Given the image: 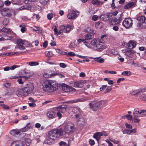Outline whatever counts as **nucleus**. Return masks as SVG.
Listing matches in <instances>:
<instances>
[{"label":"nucleus","instance_id":"nucleus-42","mask_svg":"<svg viewBox=\"0 0 146 146\" xmlns=\"http://www.w3.org/2000/svg\"><path fill=\"white\" fill-rule=\"evenodd\" d=\"M139 98L142 100L146 101V94H142L139 96Z\"/></svg>","mask_w":146,"mask_h":146},{"label":"nucleus","instance_id":"nucleus-31","mask_svg":"<svg viewBox=\"0 0 146 146\" xmlns=\"http://www.w3.org/2000/svg\"><path fill=\"white\" fill-rule=\"evenodd\" d=\"M95 61L100 63H103L104 62V60L101 57L95 58H94Z\"/></svg>","mask_w":146,"mask_h":146},{"label":"nucleus","instance_id":"nucleus-12","mask_svg":"<svg viewBox=\"0 0 146 146\" xmlns=\"http://www.w3.org/2000/svg\"><path fill=\"white\" fill-rule=\"evenodd\" d=\"M48 137L44 141V143L45 144L50 145L53 144L54 142V140L55 139L50 134V133L48 132Z\"/></svg>","mask_w":146,"mask_h":146},{"label":"nucleus","instance_id":"nucleus-20","mask_svg":"<svg viewBox=\"0 0 146 146\" xmlns=\"http://www.w3.org/2000/svg\"><path fill=\"white\" fill-rule=\"evenodd\" d=\"M24 143L21 141H17L13 142L11 144V146H25Z\"/></svg>","mask_w":146,"mask_h":146},{"label":"nucleus","instance_id":"nucleus-56","mask_svg":"<svg viewBox=\"0 0 146 146\" xmlns=\"http://www.w3.org/2000/svg\"><path fill=\"white\" fill-rule=\"evenodd\" d=\"M68 56H75V54L73 52H70L68 53Z\"/></svg>","mask_w":146,"mask_h":146},{"label":"nucleus","instance_id":"nucleus-51","mask_svg":"<svg viewBox=\"0 0 146 146\" xmlns=\"http://www.w3.org/2000/svg\"><path fill=\"white\" fill-rule=\"evenodd\" d=\"M104 73L107 74L110 73L111 74H116V72L115 71H110L108 70H105L104 71Z\"/></svg>","mask_w":146,"mask_h":146},{"label":"nucleus","instance_id":"nucleus-28","mask_svg":"<svg viewBox=\"0 0 146 146\" xmlns=\"http://www.w3.org/2000/svg\"><path fill=\"white\" fill-rule=\"evenodd\" d=\"M102 135V133L101 132H98L94 134L93 137L97 141H98L100 138L101 136Z\"/></svg>","mask_w":146,"mask_h":146},{"label":"nucleus","instance_id":"nucleus-21","mask_svg":"<svg viewBox=\"0 0 146 146\" xmlns=\"http://www.w3.org/2000/svg\"><path fill=\"white\" fill-rule=\"evenodd\" d=\"M86 99L83 98L75 99L74 100H71L68 101L67 102L69 103H74L78 102H83L85 101Z\"/></svg>","mask_w":146,"mask_h":146},{"label":"nucleus","instance_id":"nucleus-46","mask_svg":"<svg viewBox=\"0 0 146 146\" xmlns=\"http://www.w3.org/2000/svg\"><path fill=\"white\" fill-rule=\"evenodd\" d=\"M49 0H40V3L42 5H46Z\"/></svg>","mask_w":146,"mask_h":146},{"label":"nucleus","instance_id":"nucleus-15","mask_svg":"<svg viewBox=\"0 0 146 146\" xmlns=\"http://www.w3.org/2000/svg\"><path fill=\"white\" fill-rule=\"evenodd\" d=\"M146 92V89L141 88L137 90L131 91L130 94L132 95H135L140 93H143Z\"/></svg>","mask_w":146,"mask_h":146},{"label":"nucleus","instance_id":"nucleus-33","mask_svg":"<svg viewBox=\"0 0 146 146\" xmlns=\"http://www.w3.org/2000/svg\"><path fill=\"white\" fill-rule=\"evenodd\" d=\"M9 9L7 8H4L2 9L1 11V13L2 15L4 16H7Z\"/></svg>","mask_w":146,"mask_h":146},{"label":"nucleus","instance_id":"nucleus-45","mask_svg":"<svg viewBox=\"0 0 146 146\" xmlns=\"http://www.w3.org/2000/svg\"><path fill=\"white\" fill-rule=\"evenodd\" d=\"M92 3L93 5H98L100 4V2L98 0H93L92 1Z\"/></svg>","mask_w":146,"mask_h":146},{"label":"nucleus","instance_id":"nucleus-49","mask_svg":"<svg viewBox=\"0 0 146 146\" xmlns=\"http://www.w3.org/2000/svg\"><path fill=\"white\" fill-rule=\"evenodd\" d=\"M131 74V72L130 71H124L122 72V74L124 76H128L130 75Z\"/></svg>","mask_w":146,"mask_h":146},{"label":"nucleus","instance_id":"nucleus-27","mask_svg":"<svg viewBox=\"0 0 146 146\" xmlns=\"http://www.w3.org/2000/svg\"><path fill=\"white\" fill-rule=\"evenodd\" d=\"M137 20L140 23H145L146 18L144 16H140L137 18Z\"/></svg>","mask_w":146,"mask_h":146},{"label":"nucleus","instance_id":"nucleus-8","mask_svg":"<svg viewBox=\"0 0 146 146\" xmlns=\"http://www.w3.org/2000/svg\"><path fill=\"white\" fill-rule=\"evenodd\" d=\"M17 45L16 48L21 50L25 49V47L28 46L29 43L26 41L21 39H18L16 42Z\"/></svg>","mask_w":146,"mask_h":146},{"label":"nucleus","instance_id":"nucleus-59","mask_svg":"<svg viewBox=\"0 0 146 146\" xmlns=\"http://www.w3.org/2000/svg\"><path fill=\"white\" fill-rule=\"evenodd\" d=\"M125 54L127 56H130L131 55V52L129 50L125 52Z\"/></svg>","mask_w":146,"mask_h":146},{"label":"nucleus","instance_id":"nucleus-11","mask_svg":"<svg viewBox=\"0 0 146 146\" xmlns=\"http://www.w3.org/2000/svg\"><path fill=\"white\" fill-rule=\"evenodd\" d=\"M79 14V12L78 11H72L68 14L67 17L70 19H74L78 17Z\"/></svg>","mask_w":146,"mask_h":146},{"label":"nucleus","instance_id":"nucleus-34","mask_svg":"<svg viewBox=\"0 0 146 146\" xmlns=\"http://www.w3.org/2000/svg\"><path fill=\"white\" fill-rule=\"evenodd\" d=\"M88 42L85 41V40L84 39H79L77 40L78 44H81L82 42H83L87 47V44L88 43Z\"/></svg>","mask_w":146,"mask_h":146},{"label":"nucleus","instance_id":"nucleus-9","mask_svg":"<svg viewBox=\"0 0 146 146\" xmlns=\"http://www.w3.org/2000/svg\"><path fill=\"white\" fill-rule=\"evenodd\" d=\"M134 115L137 117H143L146 116V112L145 110L137 108L135 109L133 112Z\"/></svg>","mask_w":146,"mask_h":146},{"label":"nucleus","instance_id":"nucleus-55","mask_svg":"<svg viewBox=\"0 0 146 146\" xmlns=\"http://www.w3.org/2000/svg\"><path fill=\"white\" fill-rule=\"evenodd\" d=\"M11 85V83H5L3 84V85L7 88H9Z\"/></svg>","mask_w":146,"mask_h":146},{"label":"nucleus","instance_id":"nucleus-40","mask_svg":"<svg viewBox=\"0 0 146 146\" xmlns=\"http://www.w3.org/2000/svg\"><path fill=\"white\" fill-rule=\"evenodd\" d=\"M39 63L37 62L32 61L29 62V65L31 66H36Z\"/></svg>","mask_w":146,"mask_h":146},{"label":"nucleus","instance_id":"nucleus-30","mask_svg":"<svg viewBox=\"0 0 146 146\" xmlns=\"http://www.w3.org/2000/svg\"><path fill=\"white\" fill-rule=\"evenodd\" d=\"M32 9V7L31 5L28 6H23L18 9L19 10H21L23 9H26L28 10H30L31 11Z\"/></svg>","mask_w":146,"mask_h":146},{"label":"nucleus","instance_id":"nucleus-60","mask_svg":"<svg viewBox=\"0 0 146 146\" xmlns=\"http://www.w3.org/2000/svg\"><path fill=\"white\" fill-rule=\"evenodd\" d=\"M98 18V16L94 15L92 17V19L94 21H96L97 20Z\"/></svg>","mask_w":146,"mask_h":146},{"label":"nucleus","instance_id":"nucleus-52","mask_svg":"<svg viewBox=\"0 0 146 146\" xmlns=\"http://www.w3.org/2000/svg\"><path fill=\"white\" fill-rule=\"evenodd\" d=\"M53 55L52 52L51 51H49L48 52L46 56L48 57L52 56Z\"/></svg>","mask_w":146,"mask_h":146},{"label":"nucleus","instance_id":"nucleus-43","mask_svg":"<svg viewBox=\"0 0 146 146\" xmlns=\"http://www.w3.org/2000/svg\"><path fill=\"white\" fill-rule=\"evenodd\" d=\"M12 38H13L12 37H9V38H4L1 35H0V41H3L5 40H11Z\"/></svg>","mask_w":146,"mask_h":146},{"label":"nucleus","instance_id":"nucleus-57","mask_svg":"<svg viewBox=\"0 0 146 146\" xmlns=\"http://www.w3.org/2000/svg\"><path fill=\"white\" fill-rule=\"evenodd\" d=\"M125 125L127 128L129 129H131L132 128V126L130 124L126 123L125 124Z\"/></svg>","mask_w":146,"mask_h":146},{"label":"nucleus","instance_id":"nucleus-61","mask_svg":"<svg viewBox=\"0 0 146 146\" xmlns=\"http://www.w3.org/2000/svg\"><path fill=\"white\" fill-rule=\"evenodd\" d=\"M112 89V88L111 86H108L107 88L106 89V91L107 93H108Z\"/></svg>","mask_w":146,"mask_h":146},{"label":"nucleus","instance_id":"nucleus-26","mask_svg":"<svg viewBox=\"0 0 146 146\" xmlns=\"http://www.w3.org/2000/svg\"><path fill=\"white\" fill-rule=\"evenodd\" d=\"M32 126L30 123H28L24 128L21 129L23 131H26L31 128H32Z\"/></svg>","mask_w":146,"mask_h":146},{"label":"nucleus","instance_id":"nucleus-58","mask_svg":"<svg viewBox=\"0 0 146 146\" xmlns=\"http://www.w3.org/2000/svg\"><path fill=\"white\" fill-rule=\"evenodd\" d=\"M60 66L62 68H65L66 67V64L64 63H60L59 64Z\"/></svg>","mask_w":146,"mask_h":146},{"label":"nucleus","instance_id":"nucleus-53","mask_svg":"<svg viewBox=\"0 0 146 146\" xmlns=\"http://www.w3.org/2000/svg\"><path fill=\"white\" fill-rule=\"evenodd\" d=\"M47 17L49 20H51L53 17L52 13H48L47 15Z\"/></svg>","mask_w":146,"mask_h":146},{"label":"nucleus","instance_id":"nucleus-35","mask_svg":"<svg viewBox=\"0 0 146 146\" xmlns=\"http://www.w3.org/2000/svg\"><path fill=\"white\" fill-rule=\"evenodd\" d=\"M8 11V14L6 16L8 17H11L13 15L14 16L15 15V12L13 10H11L9 9Z\"/></svg>","mask_w":146,"mask_h":146},{"label":"nucleus","instance_id":"nucleus-25","mask_svg":"<svg viewBox=\"0 0 146 146\" xmlns=\"http://www.w3.org/2000/svg\"><path fill=\"white\" fill-rule=\"evenodd\" d=\"M92 34L90 33H88L85 36V41L87 42H89L88 40H90L94 37V34Z\"/></svg>","mask_w":146,"mask_h":146},{"label":"nucleus","instance_id":"nucleus-19","mask_svg":"<svg viewBox=\"0 0 146 146\" xmlns=\"http://www.w3.org/2000/svg\"><path fill=\"white\" fill-rule=\"evenodd\" d=\"M72 112L75 114V115H78L80 114L81 110L78 107H73L70 108Z\"/></svg>","mask_w":146,"mask_h":146},{"label":"nucleus","instance_id":"nucleus-50","mask_svg":"<svg viewBox=\"0 0 146 146\" xmlns=\"http://www.w3.org/2000/svg\"><path fill=\"white\" fill-rule=\"evenodd\" d=\"M66 89L68 91V90H69V91H74L75 90V89L72 87L66 86Z\"/></svg>","mask_w":146,"mask_h":146},{"label":"nucleus","instance_id":"nucleus-18","mask_svg":"<svg viewBox=\"0 0 146 146\" xmlns=\"http://www.w3.org/2000/svg\"><path fill=\"white\" fill-rule=\"evenodd\" d=\"M136 3L133 2H129L126 3L124 6V9H129L136 6Z\"/></svg>","mask_w":146,"mask_h":146},{"label":"nucleus","instance_id":"nucleus-2","mask_svg":"<svg viewBox=\"0 0 146 146\" xmlns=\"http://www.w3.org/2000/svg\"><path fill=\"white\" fill-rule=\"evenodd\" d=\"M34 89V86L32 83L26 84L25 86L17 90L16 95L18 96L25 97L31 93Z\"/></svg>","mask_w":146,"mask_h":146},{"label":"nucleus","instance_id":"nucleus-63","mask_svg":"<svg viewBox=\"0 0 146 146\" xmlns=\"http://www.w3.org/2000/svg\"><path fill=\"white\" fill-rule=\"evenodd\" d=\"M107 85H103L102 87L100 88V90L101 91H102L104 90L107 87Z\"/></svg>","mask_w":146,"mask_h":146},{"label":"nucleus","instance_id":"nucleus-36","mask_svg":"<svg viewBox=\"0 0 146 146\" xmlns=\"http://www.w3.org/2000/svg\"><path fill=\"white\" fill-rule=\"evenodd\" d=\"M138 117L133 115V117L132 119V121H133L134 123H138L140 121V119Z\"/></svg>","mask_w":146,"mask_h":146},{"label":"nucleus","instance_id":"nucleus-32","mask_svg":"<svg viewBox=\"0 0 146 146\" xmlns=\"http://www.w3.org/2000/svg\"><path fill=\"white\" fill-rule=\"evenodd\" d=\"M58 74V73L57 72V71H54L53 73H52L51 74H50L49 75H48V76H44L46 78H52L56 75H57Z\"/></svg>","mask_w":146,"mask_h":146},{"label":"nucleus","instance_id":"nucleus-13","mask_svg":"<svg viewBox=\"0 0 146 146\" xmlns=\"http://www.w3.org/2000/svg\"><path fill=\"white\" fill-rule=\"evenodd\" d=\"M82 30L83 31L89 32L92 34H95L96 33V31L89 27L88 25H83L82 27Z\"/></svg>","mask_w":146,"mask_h":146},{"label":"nucleus","instance_id":"nucleus-6","mask_svg":"<svg viewBox=\"0 0 146 146\" xmlns=\"http://www.w3.org/2000/svg\"><path fill=\"white\" fill-rule=\"evenodd\" d=\"M75 131L74 125L72 123L69 122L66 123L64 125V131L65 133L69 135Z\"/></svg>","mask_w":146,"mask_h":146},{"label":"nucleus","instance_id":"nucleus-14","mask_svg":"<svg viewBox=\"0 0 146 146\" xmlns=\"http://www.w3.org/2000/svg\"><path fill=\"white\" fill-rule=\"evenodd\" d=\"M76 120L78 124L80 125V126L84 124L85 121L83 117L80 115V114L77 115H76Z\"/></svg>","mask_w":146,"mask_h":146},{"label":"nucleus","instance_id":"nucleus-48","mask_svg":"<svg viewBox=\"0 0 146 146\" xmlns=\"http://www.w3.org/2000/svg\"><path fill=\"white\" fill-rule=\"evenodd\" d=\"M9 23V20L8 19H5L3 21V24L5 25H7Z\"/></svg>","mask_w":146,"mask_h":146},{"label":"nucleus","instance_id":"nucleus-23","mask_svg":"<svg viewBox=\"0 0 146 146\" xmlns=\"http://www.w3.org/2000/svg\"><path fill=\"white\" fill-rule=\"evenodd\" d=\"M66 107L64 105H62L56 107V108L60 112L62 113H64L66 110Z\"/></svg>","mask_w":146,"mask_h":146},{"label":"nucleus","instance_id":"nucleus-44","mask_svg":"<svg viewBox=\"0 0 146 146\" xmlns=\"http://www.w3.org/2000/svg\"><path fill=\"white\" fill-rule=\"evenodd\" d=\"M77 45L75 42H74L71 43L69 45V47L71 48H75L76 47Z\"/></svg>","mask_w":146,"mask_h":146},{"label":"nucleus","instance_id":"nucleus-16","mask_svg":"<svg viewBox=\"0 0 146 146\" xmlns=\"http://www.w3.org/2000/svg\"><path fill=\"white\" fill-rule=\"evenodd\" d=\"M85 82V81L84 80H80L78 82H74L73 84V86L76 88H81L83 85L84 84Z\"/></svg>","mask_w":146,"mask_h":146},{"label":"nucleus","instance_id":"nucleus-41","mask_svg":"<svg viewBox=\"0 0 146 146\" xmlns=\"http://www.w3.org/2000/svg\"><path fill=\"white\" fill-rule=\"evenodd\" d=\"M125 117H127L128 119L129 120L132 119V116L131 115H126L122 117V118H125Z\"/></svg>","mask_w":146,"mask_h":146},{"label":"nucleus","instance_id":"nucleus-37","mask_svg":"<svg viewBox=\"0 0 146 146\" xmlns=\"http://www.w3.org/2000/svg\"><path fill=\"white\" fill-rule=\"evenodd\" d=\"M1 31L5 33L8 34L11 33V30L8 28H3L2 29Z\"/></svg>","mask_w":146,"mask_h":146},{"label":"nucleus","instance_id":"nucleus-17","mask_svg":"<svg viewBox=\"0 0 146 146\" xmlns=\"http://www.w3.org/2000/svg\"><path fill=\"white\" fill-rule=\"evenodd\" d=\"M122 17V15H120L118 19H112L111 21L110 22V25H113L114 24L117 25L119 24L121 22Z\"/></svg>","mask_w":146,"mask_h":146},{"label":"nucleus","instance_id":"nucleus-47","mask_svg":"<svg viewBox=\"0 0 146 146\" xmlns=\"http://www.w3.org/2000/svg\"><path fill=\"white\" fill-rule=\"evenodd\" d=\"M123 134H130L129 129H125L122 131Z\"/></svg>","mask_w":146,"mask_h":146},{"label":"nucleus","instance_id":"nucleus-3","mask_svg":"<svg viewBox=\"0 0 146 146\" xmlns=\"http://www.w3.org/2000/svg\"><path fill=\"white\" fill-rule=\"evenodd\" d=\"M87 45L88 48L98 51H101L104 48L103 43L97 38H94L90 42H88Z\"/></svg>","mask_w":146,"mask_h":146},{"label":"nucleus","instance_id":"nucleus-54","mask_svg":"<svg viewBox=\"0 0 146 146\" xmlns=\"http://www.w3.org/2000/svg\"><path fill=\"white\" fill-rule=\"evenodd\" d=\"M25 81L24 79L22 78H20L17 80V81L19 83L21 84H22L24 83V82Z\"/></svg>","mask_w":146,"mask_h":146},{"label":"nucleus","instance_id":"nucleus-4","mask_svg":"<svg viewBox=\"0 0 146 146\" xmlns=\"http://www.w3.org/2000/svg\"><path fill=\"white\" fill-rule=\"evenodd\" d=\"M60 30L58 31L57 29L55 27L54 29V34L56 35H62L63 33H68L71 29V27L69 25L66 26L64 25H61L60 27Z\"/></svg>","mask_w":146,"mask_h":146},{"label":"nucleus","instance_id":"nucleus-38","mask_svg":"<svg viewBox=\"0 0 146 146\" xmlns=\"http://www.w3.org/2000/svg\"><path fill=\"white\" fill-rule=\"evenodd\" d=\"M33 29L34 31H36L37 33H41L42 31V30L38 27L34 26Z\"/></svg>","mask_w":146,"mask_h":146},{"label":"nucleus","instance_id":"nucleus-24","mask_svg":"<svg viewBox=\"0 0 146 146\" xmlns=\"http://www.w3.org/2000/svg\"><path fill=\"white\" fill-rule=\"evenodd\" d=\"M111 14L110 13H107L106 14L101 15L100 17L102 20L103 21H106L108 20L109 16Z\"/></svg>","mask_w":146,"mask_h":146},{"label":"nucleus","instance_id":"nucleus-7","mask_svg":"<svg viewBox=\"0 0 146 146\" xmlns=\"http://www.w3.org/2000/svg\"><path fill=\"white\" fill-rule=\"evenodd\" d=\"M50 135L56 139V138H59L62 136L63 133L62 129L60 128L54 129L49 132Z\"/></svg>","mask_w":146,"mask_h":146},{"label":"nucleus","instance_id":"nucleus-62","mask_svg":"<svg viewBox=\"0 0 146 146\" xmlns=\"http://www.w3.org/2000/svg\"><path fill=\"white\" fill-rule=\"evenodd\" d=\"M129 131L130 134L132 133H135L137 132V129H129Z\"/></svg>","mask_w":146,"mask_h":146},{"label":"nucleus","instance_id":"nucleus-29","mask_svg":"<svg viewBox=\"0 0 146 146\" xmlns=\"http://www.w3.org/2000/svg\"><path fill=\"white\" fill-rule=\"evenodd\" d=\"M47 117L50 118H52L55 115V113L53 111H49L47 113Z\"/></svg>","mask_w":146,"mask_h":146},{"label":"nucleus","instance_id":"nucleus-39","mask_svg":"<svg viewBox=\"0 0 146 146\" xmlns=\"http://www.w3.org/2000/svg\"><path fill=\"white\" fill-rule=\"evenodd\" d=\"M25 142L26 145L27 146H29L31 142V140L29 138H26L25 139Z\"/></svg>","mask_w":146,"mask_h":146},{"label":"nucleus","instance_id":"nucleus-64","mask_svg":"<svg viewBox=\"0 0 146 146\" xmlns=\"http://www.w3.org/2000/svg\"><path fill=\"white\" fill-rule=\"evenodd\" d=\"M106 141L108 143L109 146H112L113 144L108 139L106 140Z\"/></svg>","mask_w":146,"mask_h":146},{"label":"nucleus","instance_id":"nucleus-5","mask_svg":"<svg viewBox=\"0 0 146 146\" xmlns=\"http://www.w3.org/2000/svg\"><path fill=\"white\" fill-rule=\"evenodd\" d=\"M105 103L104 101H92L89 103V105L91 109L94 111H96L101 106L104 105Z\"/></svg>","mask_w":146,"mask_h":146},{"label":"nucleus","instance_id":"nucleus-10","mask_svg":"<svg viewBox=\"0 0 146 146\" xmlns=\"http://www.w3.org/2000/svg\"><path fill=\"white\" fill-rule=\"evenodd\" d=\"M132 20L131 18L125 19L123 21L122 25L125 28L128 29L131 27L132 25Z\"/></svg>","mask_w":146,"mask_h":146},{"label":"nucleus","instance_id":"nucleus-22","mask_svg":"<svg viewBox=\"0 0 146 146\" xmlns=\"http://www.w3.org/2000/svg\"><path fill=\"white\" fill-rule=\"evenodd\" d=\"M136 46V42L134 40H130L128 42V47L130 49L135 48Z\"/></svg>","mask_w":146,"mask_h":146},{"label":"nucleus","instance_id":"nucleus-1","mask_svg":"<svg viewBox=\"0 0 146 146\" xmlns=\"http://www.w3.org/2000/svg\"><path fill=\"white\" fill-rule=\"evenodd\" d=\"M43 90L45 92H52L56 90L58 88V84L54 80H47L44 81L42 84Z\"/></svg>","mask_w":146,"mask_h":146}]
</instances>
